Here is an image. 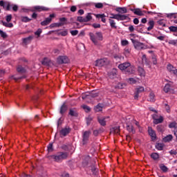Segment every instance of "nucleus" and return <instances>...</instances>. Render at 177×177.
Listing matches in <instances>:
<instances>
[{
    "instance_id": "obj_11",
    "label": "nucleus",
    "mask_w": 177,
    "mask_h": 177,
    "mask_svg": "<svg viewBox=\"0 0 177 177\" xmlns=\"http://www.w3.org/2000/svg\"><path fill=\"white\" fill-rule=\"evenodd\" d=\"M70 132H71V128H70L69 127H66L59 131V134L62 138V136H67V135H68Z\"/></svg>"
},
{
    "instance_id": "obj_54",
    "label": "nucleus",
    "mask_w": 177,
    "mask_h": 177,
    "mask_svg": "<svg viewBox=\"0 0 177 177\" xmlns=\"http://www.w3.org/2000/svg\"><path fill=\"white\" fill-rule=\"evenodd\" d=\"M77 21H80V23H85V17H77Z\"/></svg>"
},
{
    "instance_id": "obj_15",
    "label": "nucleus",
    "mask_w": 177,
    "mask_h": 177,
    "mask_svg": "<svg viewBox=\"0 0 177 177\" xmlns=\"http://www.w3.org/2000/svg\"><path fill=\"white\" fill-rule=\"evenodd\" d=\"M168 71L171 73V74H174V75L177 76V69L175 68L172 64H169L167 67Z\"/></svg>"
},
{
    "instance_id": "obj_9",
    "label": "nucleus",
    "mask_w": 177,
    "mask_h": 177,
    "mask_svg": "<svg viewBox=\"0 0 177 177\" xmlns=\"http://www.w3.org/2000/svg\"><path fill=\"white\" fill-rule=\"evenodd\" d=\"M91 131H86L84 132L82 135V143L83 145H86L88 143V140H89V136H91Z\"/></svg>"
},
{
    "instance_id": "obj_32",
    "label": "nucleus",
    "mask_w": 177,
    "mask_h": 177,
    "mask_svg": "<svg viewBox=\"0 0 177 177\" xmlns=\"http://www.w3.org/2000/svg\"><path fill=\"white\" fill-rule=\"evenodd\" d=\"M142 63H144L147 66H150V61H149V59H147L146 55H142Z\"/></svg>"
},
{
    "instance_id": "obj_31",
    "label": "nucleus",
    "mask_w": 177,
    "mask_h": 177,
    "mask_svg": "<svg viewBox=\"0 0 177 177\" xmlns=\"http://www.w3.org/2000/svg\"><path fill=\"white\" fill-rule=\"evenodd\" d=\"M17 71L20 74H24L26 73V68H24V67L19 65L17 68Z\"/></svg>"
},
{
    "instance_id": "obj_26",
    "label": "nucleus",
    "mask_w": 177,
    "mask_h": 177,
    "mask_svg": "<svg viewBox=\"0 0 177 177\" xmlns=\"http://www.w3.org/2000/svg\"><path fill=\"white\" fill-rule=\"evenodd\" d=\"M115 77H117V69L113 68L109 73V78H111L113 80V79L115 78Z\"/></svg>"
},
{
    "instance_id": "obj_56",
    "label": "nucleus",
    "mask_w": 177,
    "mask_h": 177,
    "mask_svg": "<svg viewBox=\"0 0 177 177\" xmlns=\"http://www.w3.org/2000/svg\"><path fill=\"white\" fill-rule=\"evenodd\" d=\"M50 27H51V28H53V27H62V25L60 24V23H54L52 24Z\"/></svg>"
},
{
    "instance_id": "obj_45",
    "label": "nucleus",
    "mask_w": 177,
    "mask_h": 177,
    "mask_svg": "<svg viewBox=\"0 0 177 177\" xmlns=\"http://www.w3.org/2000/svg\"><path fill=\"white\" fill-rule=\"evenodd\" d=\"M130 53H131V49L126 47L124 50V55H125V56H129Z\"/></svg>"
},
{
    "instance_id": "obj_22",
    "label": "nucleus",
    "mask_w": 177,
    "mask_h": 177,
    "mask_svg": "<svg viewBox=\"0 0 177 177\" xmlns=\"http://www.w3.org/2000/svg\"><path fill=\"white\" fill-rule=\"evenodd\" d=\"M156 129L158 132H160V133H163V132H165V125L159 124L156 127Z\"/></svg>"
},
{
    "instance_id": "obj_4",
    "label": "nucleus",
    "mask_w": 177,
    "mask_h": 177,
    "mask_svg": "<svg viewBox=\"0 0 177 177\" xmlns=\"http://www.w3.org/2000/svg\"><path fill=\"white\" fill-rule=\"evenodd\" d=\"M109 18L115 19V20H118V21H123L124 20H128L129 19V15H122V14H110Z\"/></svg>"
},
{
    "instance_id": "obj_47",
    "label": "nucleus",
    "mask_w": 177,
    "mask_h": 177,
    "mask_svg": "<svg viewBox=\"0 0 177 177\" xmlns=\"http://www.w3.org/2000/svg\"><path fill=\"white\" fill-rule=\"evenodd\" d=\"M169 31L171 32H177V26H170L169 28Z\"/></svg>"
},
{
    "instance_id": "obj_36",
    "label": "nucleus",
    "mask_w": 177,
    "mask_h": 177,
    "mask_svg": "<svg viewBox=\"0 0 177 177\" xmlns=\"http://www.w3.org/2000/svg\"><path fill=\"white\" fill-rule=\"evenodd\" d=\"M173 138H174V136H172V135L170 134L163 138V142H171V140H172Z\"/></svg>"
},
{
    "instance_id": "obj_63",
    "label": "nucleus",
    "mask_w": 177,
    "mask_h": 177,
    "mask_svg": "<svg viewBox=\"0 0 177 177\" xmlns=\"http://www.w3.org/2000/svg\"><path fill=\"white\" fill-rule=\"evenodd\" d=\"M41 33H42V29H38V30L35 32V35H37L38 37H39V35H41Z\"/></svg>"
},
{
    "instance_id": "obj_39",
    "label": "nucleus",
    "mask_w": 177,
    "mask_h": 177,
    "mask_svg": "<svg viewBox=\"0 0 177 177\" xmlns=\"http://www.w3.org/2000/svg\"><path fill=\"white\" fill-rule=\"evenodd\" d=\"M155 147H156V149L157 150H159V151L163 150V149H164V144L158 143V144L156 145Z\"/></svg>"
},
{
    "instance_id": "obj_41",
    "label": "nucleus",
    "mask_w": 177,
    "mask_h": 177,
    "mask_svg": "<svg viewBox=\"0 0 177 177\" xmlns=\"http://www.w3.org/2000/svg\"><path fill=\"white\" fill-rule=\"evenodd\" d=\"M15 6V4L8 3L6 4V10L10 11Z\"/></svg>"
},
{
    "instance_id": "obj_2",
    "label": "nucleus",
    "mask_w": 177,
    "mask_h": 177,
    "mask_svg": "<svg viewBox=\"0 0 177 177\" xmlns=\"http://www.w3.org/2000/svg\"><path fill=\"white\" fill-rule=\"evenodd\" d=\"M118 68L122 71H125L127 74H133L135 69L129 62H124L118 65Z\"/></svg>"
},
{
    "instance_id": "obj_55",
    "label": "nucleus",
    "mask_w": 177,
    "mask_h": 177,
    "mask_svg": "<svg viewBox=\"0 0 177 177\" xmlns=\"http://www.w3.org/2000/svg\"><path fill=\"white\" fill-rule=\"evenodd\" d=\"M70 32L73 37H75V35H78L79 31L77 30H71Z\"/></svg>"
},
{
    "instance_id": "obj_48",
    "label": "nucleus",
    "mask_w": 177,
    "mask_h": 177,
    "mask_svg": "<svg viewBox=\"0 0 177 177\" xmlns=\"http://www.w3.org/2000/svg\"><path fill=\"white\" fill-rule=\"evenodd\" d=\"M167 17L168 19H176V15H175V13L167 14Z\"/></svg>"
},
{
    "instance_id": "obj_1",
    "label": "nucleus",
    "mask_w": 177,
    "mask_h": 177,
    "mask_svg": "<svg viewBox=\"0 0 177 177\" xmlns=\"http://www.w3.org/2000/svg\"><path fill=\"white\" fill-rule=\"evenodd\" d=\"M69 153L65 152H57V153L50 156L51 160H53L55 162H62L64 160L68 158Z\"/></svg>"
},
{
    "instance_id": "obj_43",
    "label": "nucleus",
    "mask_w": 177,
    "mask_h": 177,
    "mask_svg": "<svg viewBox=\"0 0 177 177\" xmlns=\"http://www.w3.org/2000/svg\"><path fill=\"white\" fill-rule=\"evenodd\" d=\"M91 19H92V15H91V13H88L86 17H84L85 23H88V21H91Z\"/></svg>"
},
{
    "instance_id": "obj_42",
    "label": "nucleus",
    "mask_w": 177,
    "mask_h": 177,
    "mask_svg": "<svg viewBox=\"0 0 177 177\" xmlns=\"http://www.w3.org/2000/svg\"><path fill=\"white\" fill-rule=\"evenodd\" d=\"M92 121H93V118H92L91 116H88L86 118L87 127H89V125H91V122H92Z\"/></svg>"
},
{
    "instance_id": "obj_52",
    "label": "nucleus",
    "mask_w": 177,
    "mask_h": 177,
    "mask_svg": "<svg viewBox=\"0 0 177 177\" xmlns=\"http://www.w3.org/2000/svg\"><path fill=\"white\" fill-rule=\"evenodd\" d=\"M95 6L97 9H102V8H103V3H95Z\"/></svg>"
},
{
    "instance_id": "obj_20",
    "label": "nucleus",
    "mask_w": 177,
    "mask_h": 177,
    "mask_svg": "<svg viewBox=\"0 0 177 177\" xmlns=\"http://www.w3.org/2000/svg\"><path fill=\"white\" fill-rule=\"evenodd\" d=\"M116 12L118 13H121L122 15L124 13H128V10L125 7H118L115 8Z\"/></svg>"
},
{
    "instance_id": "obj_25",
    "label": "nucleus",
    "mask_w": 177,
    "mask_h": 177,
    "mask_svg": "<svg viewBox=\"0 0 177 177\" xmlns=\"http://www.w3.org/2000/svg\"><path fill=\"white\" fill-rule=\"evenodd\" d=\"M12 80H15V82H18L19 80H23V78H26V75H23L21 76L19 75H15L12 76Z\"/></svg>"
},
{
    "instance_id": "obj_33",
    "label": "nucleus",
    "mask_w": 177,
    "mask_h": 177,
    "mask_svg": "<svg viewBox=\"0 0 177 177\" xmlns=\"http://www.w3.org/2000/svg\"><path fill=\"white\" fill-rule=\"evenodd\" d=\"M41 64H43V66H50V60L49 59L45 57L41 61Z\"/></svg>"
},
{
    "instance_id": "obj_5",
    "label": "nucleus",
    "mask_w": 177,
    "mask_h": 177,
    "mask_svg": "<svg viewBox=\"0 0 177 177\" xmlns=\"http://www.w3.org/2000/svg\"><path fill=\"white\" fill-rule=\"evenodd\" d=\"M107 64H109V59L106 58L97 59L95 63V67H103Z\"/></svg>"
},
{
    "instance_id": "obj_51",
    "label": "nucleus",
    "mask_w": 177,
    "mask_h": 177,
    "mask_svg": "<svg viewBox=\"0 0 177 177\" xmlns=\"http://www.w3.org/2000/svg\"><path fill=\"white\" fill-rule=\"evenodd\" d=\"M82 109H84V110H85L86 113H89V111H91V107H89L87 105H83Z\"/></svg>"
},
{
    "instance_id": "obj_60",
    "label": "nucleus",
    "mask_w": 177,
    "mask_h": 177,
    "mask_svg": "<svg viewBox=\"0 0 177 177\" xmlns=\"http://www.w3.org/2000/svg\"><path fill=\"white\" fill-rule=\"evenodd\" d=\"M138 73H140V75H145V70L141 67L138 68Z\"/></svg>"
},
{
    "instance_id": "obj_59",
    "label": "nucleus",
    "mask_w": 177,
    "mask_h": 177,
    "mask_svg": "<svg viewBox=\"0 0 177 177\" xmlns=\"http://www.w3.org/2000/svg\"><path fill=\"white\" fill-rule=\"evenodd\" d=\"M154 93H150L149 94V100L150 102H154Z\"/></svg>"
},
{
    "instance_id": "obj_34",
    "label": "nucleus",
    "mask_w": 177,
    "mask_h": 177,
    "mask_svg": "<svg viewBox=\"0 0 177 177\" xmlns=\"http://www.w3.org/2000/svg\"><path fill=\"white\" fill-rule=\"evenodd\" d=\"M127 129L130 133H135V128L132 125H127Z\"/></svg>"
},
{
    "instance_id": "obj_37",
    "label": "nucleus",
    "mask_w": 177,
    "mask_h": 177,
    "mask_svg": "<svg viewBox=\"0 0 177 177\" xmlns=\"http://www.w3.org/2000/svg\"><path fill=\"white\" fill-rule=\"evenodd\" d=\"M164 92H165V93H168V92H169L171 91V84H167L163 89Z\"/></svg>"
},
{
    "instance_id": "obj_3",
    "label": "nucleus",
    "mask_w": 177,
    "mask_h": 177,
    "mask_svg": "<svg viewBox=\"0 0 177 177\" xmlns=\"http://www.w3.org/2000/svg\"><path fill=\"white\" fill-rule=\"evenodd\" d=\"M88 35L90 37L91 41H92L94 45H98L99 42L97 41H103V35L102 32H96L95 35L93 32H89Z\"/></svg>"
},
{
    "instance_id": "obj_50",
    "label": "nucleus",
    "mask_w": 177,
    "mask_h": 177,
    "mask_svg": "<svg viewBox=\"0 0 177 177\" xmlns=\"http://www.w3.org/2000/svg\"><path fill=\"white\" fill-rule=\"evenodd\" d=\"M169 45H174V46H177V39L169 40Z\"/></svg>"
},
{
    "instance_id": "obj_13",
    "label": "nucleus",
    "mask_w": 177,
    "mask_h": 177,
    "mask_svg": "<svg viewBox=\"0 0 177 177\" xmlns=\"http://www.w3.org/2000/svg\"><path fill=\"white\" fill-rule=\"evenodd\" d=\"M145 91V88L143 86H140L136 88V91L134 93V99L136 100L139 98V93Z\"/></svg>"
},
{
    "instance_id": "obj_58",
    "label": "nucleus",
    "mask_w": 177,
    "mask_h": 177,
    "mask_svg": "<svg viewBox=\"0 0 177 177\" xmlns=\"http://www.w3.org/2000/svg\"><path fill=\"white\" fill-rule=\"evenodd\" d=\"M121 44L122 46H127V45L129 44V41L128 40H122Z\"/></svg>"
},
{
    "instance_id": "obj_18",
    "label": "nucleus",
    "mask_w": 177,
    "mask_h": 177,
    "mask_svg": "<svg viewBox=\"0 0 177 177\" xmlns=\"http://www.w3.org/2000/svg\"><path fill=\"white\" fill-rule=\"evenodd\" d=\"M96 19H101L102 23H106V15L104 14H95Z\"/></svg>"
},
{
    "instance_id": "obj_8",
    "label": "nucleus",
    "mask_w": 177,
    "mask_h": 177,
    "mask_svg": "<svg viewBox=\"0 0 177 177\" xmlns=\"http://www.w3.org/2000/svg\"><path fill=\"white\" fill-rule=\"evenodd\" d=\"M109 118H110V117H109V116H105V117L98 116L97 118V122H99L100 125H101V127H106V122H107L106 120H109Z\"/></svg>"
},
{
    "instance_id": "obj_40",
    "label": "nucleus",
    "mask_w": 177,
    "mask_h": 177,
    "mask_svg": "<svg viewBox=\"0 0 177 177\" xmlns=\"http://www.w3.org/2000/svg\"><path fill=\"white\" fill-rule=\"evenodd\" d=\"M21 21L23 23H28L31 21V19L28 18V17H21Z\"/></svg>"
},
{
    "instance_id": "obj_61",
    "label": "nucleus",
    "mask_w": 177,
    "mask_h": 177,
    "mask_svg": "<svg viewBox=\"0 0 177 177\" xmlns=\"http://www.w3.org/2000/svg\"><path fill=\"white\" fill-rule=\"evenodd\" d=\"M48 151H53V144L50 143L48 146Z\"/></svg>"
},
{
    "instance_id": "obj_14",
    "label": "nucleus",
    "mask_w": 177,
    "mask_h": 177,
    "mask_svg": "<svg viewBox=\"0 0 177 177\" xmlns=\"http://www.w3.org/2000/svg\"><path fill=\"white\" fill-rule=\"evenodd\" d=\"M148 133L151 136L152 140H156V139H157V135L156 134V131L153 130V128L148 127Z\"/></svg>"
},
{
    "instance_id": "obj_19",
    "label": "nucleus",
    "mask_w": 177,
    "mask_h": 177,
    "mask_svg": "<svg viewBox=\"0 0 177 177\" xmlns=\"http://www.w3.org/2000/svg\"><path fill=\"white\" fill-rule=\"evenodd\" d=\"M69 115L71 117H78V112L75 108L71 109L68 113Z\"/></svg>"
},
{
    "instance_id": "obj_46",
    "label": "nucleus",
    "mask_w": 177,
    "mask_h": 177,
    "mask_svg": "<svg viewBox=\"0 0 177 177\" xmlns=\"http://www.w3.org/2000/svg\"><path fill=\"white\" fill-rule=\"evenodd\" d=\"M157 23L159 26H162V27H165V20L160 19L158 21Z\"/></svg>"
},
{
    "instance_id": "obj_30",
    "label": "nucleus",
    "mask_w": 177,
    "mask_h": 177,
    "mask_svg": "<svg viewBox=\"0 0 177 177\" xmlns=\"http://www.w3.org/2000/svg\"><path fill=\"white\" fill-rule=\"evenodd\" d=\"M1 23H2V25L4 26V27H6L7 28H13V24L10 22H6V21H1Z\"/></svg>"
},
{
    "instance_id": "obj_21",
    "label": "nucleus",
    "mask_w": 177,
    "mask_h": 177,
    "mask_svg": "<svg viewBox=\"0 0 177 177\" xmlns=\"http://www.w3.org/2000/svg\"><path fill=\"white\" fill-rule=\"evenodd\" d=\"M150 157L154 161H158V160L160 159V154H158V153L153 152L150 155Z\"/></svg>"
},
{
    "instance_id": "obj_44",
    "label": "nucleus",
    "mask_w": 177,
    "mask_h": 177,
    "mask_svg": "<svg viewBox=\"0 0 177 177\" xmlns=\"http://www.w3.org/2000/svg\"><path fill=\"white\" fill-rule=\"evenodd\" d=\"M151 59H152L153 64L154 65L157 64V55H156L155 54H153L151 55Z\"/></svg>"
},
{
    "instance_id": "obj_27",
    "label": "nucleus",
    "mask_w": 177,
    "mask_h": 177,
    "mask_svg": "<svg viewBox=\"0 0 177 177\" xmlns=\"http://www.w3.org/2000/svg\"><path fill=\"white\" fill-rule=\"evenodd\" d=\"M164 122V118L162 116H160L159 118L155 119V120L153 121V123L155 124V125H158V124H162V122Z\"/></svg>"
},
{
    "instance_id": "obj_10",
    "label": "nucleus",
    "mask_w": 177,
    "mask_h": 177,
    "mask_svg": "<svg viewBox=\"0 0 177 177\" xmlns=\"http://www.w3.org/2000/svg\"><path fill=\"white\" fill-rule=\"evenodd\" d=\"M57 62L58 64H66V63H68V57L67 56H59L58 57Z\"/></svg>"
},
{
    "instance_id": "obj_38",
    "label": "nucleus",
    "mask_w": 177,
    "mask_h": 177,
    "mask_svg": "<svg viewBox=\"0 0 177 177\" xmlns=\"http://www.w3.org/2000/svg\"><path fill=\"white\" fill-rule=\"evenodd\" d=\"M159 167L160 168L161 171H162V172H168V167H167V166H165L164 164H160Z\"/></svg>"
},
{
    "instance_id": "obj_64",
    "label": "nucleus",
    "mask_w": 177,
    "mask_h": 177,
    "mask_svg": "<svg viewBox=\"0 0 177 177\" xmlns=\"http://www.w3.org/2000/svg\"><path fill=\"white\" fill-rule=\"evenodd\" d=\"M92 27H93V28H100L101 26L100 24H93Z\"/></svg>"
},
{
    "instance_id": "obj_35",
    "label": "nucleus",
    "mask_w": 177,
    "mask_h": 177,
    "mask_svg": "<svg viewBox=\"0 0 177 177\" xmlns=\"http://www.w3.org/2000/svg\"><path fill=\"white\" fill-rule=\"evenodd\" d=\"M109 21L111 28H115V30H117V26H115L116 24L115 21H114L113 19H109Z\"/></svg>"
},
{
    "instance_id": "obj_7",
    "label": "nucleus",
    "mask_w": 177,
    "mask_h": 177,
    "mask_svg": "<svg viewBox=\"0 0 177 177\" xmlns=\"http://www.w3.org/2000/svg\"><path fill=\"white\" fill-rule=\"evenodd\" d=\"M134 48L137 49V50H144L145 49H147V46L145 45V44L140 41H135Z\"/></svg>"
},
{
    "instance_id": "obj_16",
    "label": "nucleus",
    "mask_w": 177,
    "mask_h": 177,
    "mask_svg": "<svg viewBox=\"0 0 177 177\" xmlns=\"http://www.w3.org/2000/svg\"><path fill=\"white\" fill-rule=\"evenodd\" d=\"M131 10L134 13V15H136L137 16H145V14L140 10V8L131 9Z\"/></svg>"
},
{
    "instance_id": "obj_62",
    "label": "nucleus",
    "mask_w": 177,
    "mask_h": 177,
    "mask_svg": "<svg viewBox=\"0 0 177 177\" xmlns=\"http://www.w3.org/2000/svg\"><path fill=\"white\" fill-rule=\"evenodd\" d=\"M96 109H97V111H102V104H98L96 106Z\"/></svg>"
},
{
    "instance_id": "obj_28",
    "label": "nucleus",
    "mask_w": 177,
    "mask_h": 177,
    "mask_svg": "<svg viewBox=\"0 0 177 177\" xmlns=\"http://www.w3.org/2000/svg\"><path fill=\"white\" fill-rule=\"evenodd\" d=\"M149 27L147 28V31H151L154 28V21L153 20H149L147 23Z\"/></svg>"
},
{
    "instance_id": "obj_12",
    "label": "nucleus",
    "mask_w": 177,
    "mask_h": 177,
    "mask_svg": "<svg viewBox=\"0 0 177 177\" xmlns=\"http://www.w3.org/2000/svg\"><path fill=\"white\" fill-rule=\"evenodd\" d=\"M53 17H55V14H50L49 17H47L44 21L41 22V26H48L52 21Z\"/></svg>"
},
{
    "instance_id": "obj_24",
    "label": "nucleus",
    "mask_w": 177,
    "mask_h": 177,
    "mask_svg": "<svg viewBox=\"0 0 177 177\" xmlns=\"http://www.w3.org/2000/svg\"><path fill=\"white\" fill-rule=\"evenodd\" d=\"M67 109H68L67 105H66V103H64L60 108V111H59L60 114L63 115L64 113L67 111Z\"/></svg>"
},
{
    "instance_id": "obj_29",
    "label": "nucleus",
    "mask_w": 177,
    "mask_h": 177,
    "mask_svg": "<svg viewBox=\"0 0 177 177\" xmlns=\"http://www.w3.org/2000/svg\"><path fill=\"white\" fill-rule=\"evenodd\" d=\"M111 133L120 134V127L117 126L111 129Z\"/></svg>"
},
{
    "instance_id": "obj_23",
    "label": "nucleus",
    "mask_w": 177,
    "mask_h": 177,
    "mask_svg": "<svg viewBox=\"0 0 177 177\" xmlns=\"http://www.w3.org/2000/svg\"><path fill=\"white\" fill-rule=\"evenodd\" d=\"M59 24H61L62 26H64L66 24H70V22L68 21H67V18L66 17H61L59 18Z\"/></svg>"
},
{
    "instance_id": "obj_53",
    "label": "nucleus",
    "mask_w": 177,
    "mask_h": 177,
    "mask_svg": "<svg viewBox=\"0 0 177 177\" xmlns=\"http://www.w3.org/2000/svg\"><path fill=\"white\" fill-rule=\"evenodd\" d=\"M6 20L8 23H10V21H12V15H8L6 17Z\"/></svg>"
},
{
    "instance_id": "obj_17",
    "label": "nucleus",
    "mask_w": 177,
    "mask_h": 177,
    "mask_svg": "<svg viewBox=\"0 0 177 177\" xmlns=\"http://www.w3.org/2000/svg\"><path fill=\"white\" fill-rule=\"evenodd\" d=\"M34 39V36H29L26 38L22 39L23 43L25 44V45H28V44H30L31 41Z\"/></svg>"
},
{
    "instance_id": "obj_49",
    "label": "nucleus",
    "mask_w": 177,
    "mask_h": 177,
    "mask_svg": "<svg viewBox=\"0 0 177 177\" xmlns=\"http://www.w3.org/2000/svg\"><path fill=\"white\" fill-rule=\"evenodd\" d=\"M0 35L1 38H8V35L3 30H0Z\"/></svg>"
},
{
    "instance_id": "obj_57",
    "label": "nucleus",
    "mask_w": 177,
    "mask_h": 177,
    "mask_svg": "<svg viewBox=\"0 0 177 177\" xmlns=\"http://www.w3.org/2000/svg\"><path fill=\"white\" fill-rule=\"evenodd\" d=\"M169 128H174L176 129L177 128L176 122H171L169 124Z\"/></svg>"
},
{
    "instance_id": "obj_6",
    "label": "nucleus",
    "mask_w": 177,
    "mask_h": 177,
    "mask_svg": "<svg viewBox=\"0 0 177 177\" xmlns=\"http://www.w3.org/2000/svg\"><path fill=\"white\" fill-rule=\"evenodd\" d=\"M49 10V8L45 7L44 6H36L32 7V12H48Z\"/></svg>"
}]
</instances>
